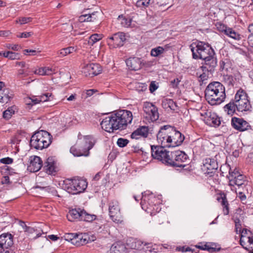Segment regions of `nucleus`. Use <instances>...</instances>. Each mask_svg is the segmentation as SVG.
Wrapping results in <instances>:
<instances>
[{"label": "nucleus", "instance_id": "1", "mask_svg": "<svg viewBox=\"0 0 253 253\" xmlns=\"http://www.w3.org/2000/svg\"><path fill=\"white\" fill-rule=\"evenodd\" d=\"M133 119L131 112L126 110H120L106 117L100 123L106 131L113 132L115 130H123L131 124Z\"/></svg>", "mask_w": 253, "mask_h": 253}, {"label": "nucleus", "instance_id": "2", "mask_svg": "<svg viewBox=\"0 0 253 253\" xmlns=\"http://www.w3.org/2000/svg\"><path fill=\"white\" fill-rule=\"evenodd\" d=\"M194 59L204 61L202 67L208 71H212L217 64L214 50L208 44L198 41L190 46Z\"/></svg>", "mask_w": 253, "mask_h": 253}, {"label": "nucleus", "instance_id": "3", "mask_svg": "<svg viewBox=\"0 0 253 253\" xmlns=\"http://www.w3.org/2000/svg\"><path fill=\"white\" fill-rule=\"evenodd\" d=\"M205 98L211 105H216L224 101L226 98L225 87L218 82L211 83L207 86Z\"/></svg>", "mask_w": 253, "mask_h": 253}, {"label": "nucleus", "instance_id": "4", "mask_svg": "<svg viewBox=\"0 0 253 253\" xmlns=\"http://www.w3.org/2000/svg\"><path fill=\"white\" fill-rule=\"evenodd\" d=\"M79 140L76 144L71 147L70 152L75 156H88L89 151L93 147L95 143L94 138L91 135L83 136L79 134Z\"/></svg>", "mask_w": 253, "mask_h": 253}, {"label": "nucleus", "instance_id": "5", "mask_svg": "<svg viewBox=\"0 0 253 253\" xmlns=\"http://www.w3.org/2000/svg\"><path fill=\"white\" fill-rule=\"evenodd\" d=\"M51 137L46 131H39L32 136L30 146L36 149L42 150L49 146L51 143Z\"/></svg>", "mask_w": 253, "mask_h": 253}, {"label": "nucleus", "instance_id": "6", "mask_svg": "<svg viewBox=\"0 0 253 253\" xmlns=\"http://www.w3.org/2000/svg\"><path fill=\"white\" fill-rule=\"evenodd\" d=\"M237 110L239 112L251 111L252 105L247 93L243 89L238 90L233 99Z\"/></svg>", "mask_w": 253, "mask_h": 253}, {"label": "nucleus", "instance_id": "7", "mask_svg": "<svg viewBox=\"0 0 253 253\" xmlns=\"http://www.w3.org/2000/svg\"><path fill=\"white\" fill-rule=\"evenodd\" d=\"M87 186L85 180L77 177L67 180L65 188L69 193L78 194L84 192Z\"/></svg>", "mask_w": 253, "mask_h": 253}, {"label": "nucleus", "instance_id": "8", "mask_svg": "<svg viewBox=\"0 0 253 253\" xmlns=\"http://www.w3.org/2000/svg\"><path fill=\"white\" fill-rule=\"evenodd\" d=\"M227 177L229 180V185L231 186L237 185L240 187L245 185V177L239 172L236 168L233 169L230 168Z\"/></svg>", "mask_w": 253, "mask_h": 253}, {"label": "nucleus", "instance_id": "9", "mask_svg": "<svg viewBox=\"0 0 253 253\" xmlns=\"http://www.w3.org/2000/svg\"><path fill=\"white\" fill-rule=\"evenodd\" d=\"M227 177L229 180V185L231 186L237 185L240 187L245 185V177L239 172L236 168L233 169L230 168Z\"/></svg>", "mask_w": 253, "mask_h": 253}, {"label": "nucleus", "instance_id": "10", "mask_svg": "<svg viewBox=\"0 0 253 253\" xmlns=\"http://www.w3.org/2000/svg\"><path fill=\"white\" fill-rule=\"evenodd\" d=\"M227 177L229 180V185L231 186L237 185L240 187L245 185V177L239 172L236 168L233 169L230 168Z\"/></svg>", "mask_w": 253, "mask_h": 253}, {"label": "nucleus", "instance_id": "11", "mask_svg": "<svg viewBox=\"0 0 253 253\" xmlns=\"http://www.w3.org/2000/svg\"><path fill=\"white\" fill-rule=\"evenodd\" d=\"M108 211L109 216L113 222L121 223L123 221L121 207L118 201L112 200L109 202Z\"/></svg>", "mask_w": 253, "mask_h": 253}, {"label": "nucleus", "instance_id": "12", "mask_svg": "<svg viewBox=\"0 0 253 253\" xmlns=\"http://www.w3.org/2000/svg\"><path fill=\"white\" fill-rule=\"evenodd\" d=\"M156 200L157 199L152 195L149 198L143 196L141 202L142 208L148 213H150L151 215L154 214L155 211H159L158 205L156 204H153Z\"/></svg>", "mask_w": 253, "mask_h": 253}, {"label": "nucleus", "instance_id": "13", "mask_svg": "<svg viewBox=\"0 0 253 253\" xmlns=\"http://www.w3.org/2000/svg\"><path fill=\"white\" fill-rule=\"evenodd\" d=\"M169 151L165 147L161 146H151V155L152 157L165 164L167 157H169Z\"/></svg>", "mask_w": 253, "mask_h": 253}, {"label": "nucleus", "instance_id": "14", "mask_svg": "<svg viewBox=\"0 0 253 253\" xmlns=\"http://www.w3.org/2000/svg\"><path fill=\"white\" fill-rule=\"evenodd\" d=\"M143 110L145 117L149 121L154 122L159 119L158 109L151 103L145 102L143 105Z\"/></svg>", "mask_w": 253, "mask_h": 253}, {"label": "nucleus", "instance_id": "15", "mask_svg": "<svg viewBox=\"0 0 253 253\" xmlns=\"http://www.w3.org/2000/svg\"><path fill=\"white\" fill-rule=\"evenodd\" d=\"M166 126H164L161 127L157 135V141L161 144V146L171 147V145H169L170 143L169 128H166Z\"/></svg>", "mask_w": 253, "mask_h": 253}, {"label": "nucleus", "instance_id": "16", "mask_svg": "<svg viewBox=\"0 0 253 253\" xmlns=\"http://www.w3.org/2000/svg\"><path fill=\"white\" fill-rule=\"evenodd\" d=\"M171 157H174L175 161H170L172 163L174 167L184 168L186 166L185 163L188 162V156L184 152L177 150L172 151L171 155Z\"/></svg>", "mask_w": 253, "mask_h": 253}, {"label": "nucleus", "instance_id": "17", "mask_svg": "<svg viewBox=\"0 0 253 253\" xmlns=\"http://www.w3.org/2000/svg\"><path fill=\"white\" fill-rule=\"evenodd\" d=\"M126 40L125 34L123 32H118L108 38L107 43L111 48H117L123 46Z\"/></svg>", "mask_w": 253, "mask_h": 253}, {"label": "nucleus", "instance_id": "18", "mask_svg": "<svg viewBox=\"0 0 253 253\" xmlns=\"http://www.w3.org/2000/svg\"><path fill=\"white\" fill-rule=\"evenodd\" d=\"M166 128H169V135L170 138L171 147H174L180 145L184 140V136L178 130H176L174 127L169 126H166Z\"/></svg>", "mask_w": 253, "mask_h": 253}, {"label": "nucleus", "instance_id": "19", "mask_svg": "<svg viewBox=\"0 0 253 253\" xmlns=\"http://www.w3.org/2000/svg\"><path fill=\"white\" fill-rule=\"evenodd\" d=\"M249 231L247 229L241 230L240 234V244L246 250L249 251V253H253V249L252 245L253 243V238L250 236H247Z\"/></svg>", "mask_w": 253, "mask_h": 253}, {"label": "nucleus", "instance_id": "20", "mask_svg": "<svg viewBox=\"0 0 253 253\" xmlns=\"http://www.w3.org/2000/svg\"><path fill=\"white\" fill-rule=\"evenodd\" d=\"M73 245L76 246H81L86 244L89 242L93 241L95 240L94 236L90 237L87 233H75Z\"/></svg>", "mask_w": 253, "mask_h": 253}, {"label": "nucleus", "instance_id": "21", "mask_svg": "<svg viewBox=\"0 0 253 253\" xmlns=\"http://www.w3.org/2000/svg\"><path fill=\"white\" fill-rule=\"evenodd\" d=\"M43 168L46 173L55 175L58 171L57 161L54 157H49L45 162Z\"/></svg>", "mask_w": 253, "mask_h": 253}, {"label": "nucleus", "instance_id": "22", "mask_svg": "<svg viewBox=\"0 0 253 253\" xmlns=\"http://www.w3.org/2000/svg\"><path fill=\"white\" fill-rule=\"evenodd\" d=\"M102 69L101 66L95 63H90L86 65L83 68V73L85 76H94L101 73Z\"/></svg>", "mask_w": 253, "mask_h": 253}, {"label": "nucleus", "instance_id": "23", "mask_svg": "<svg viewBox=\"0 0 253 253\" xmlns=\"http://www.w3.org/2000/svg\"><path fill=\"white\" fill-rule=\"evenodd\" d=\"M13 245V237L10 233H4L0 236V252L7 249Z\"/></svg>", "mask_w": 253, "mask_h": 253}, {"label": "nucleus", "instance_id": "24", "mask_svg": "<svg viewBox=\"0 0 253 253\" xmlns=\"http://www.w3.org/2000/svg\"><path fill=\"white\" fill-rule=\"evenodd\" d=\"M30 164L28 166V169L32 172L39 171L42 166V161L40 157L37 156H32L29 159Z\"/></svg>", "mask_w": 253, "mask_h": 253}, {"label": "nucleus", "instance_id": "25", "mask_svg": "<svg viewBox=\"0 0 253 253\" xmlns=\"http://www.w3.org/2000/svg\"><path fill=\"white\" fill-rule=\"evenodd\" d=\"M126 65L129 69L137 71L142 67V60L138 57H130L126 61Z\"/></svg>", "mask_w": 253, "mask_h": 253}, {"label": "nucleus", "instance_id": "26", "mask_svg": "<svg viewBox=\"0 0 253 253\" xmlns=\"http://www.w3.org/2000/svg\"><path fill=\"white\" fill-rule=\"evenodd\" d=\"M231 124L235 129L241 131L247 130L249 127L248 123L242 118H232Z\"/></svg>", "mask_w": 253, "mask_h": 253}, {"label": "nucleus", "instance_id": "27", "mask_svg": "<svg viewBox=\"0 0 253 253\" xmlns=\"http://www.w3.org/2000/svg\"><path fill=\"white\" fill-rule=\"evenodd\" d=\"M218 168L217 163L214 159L207 158L204 163L203 169L208 173L213 172Z\"/></svg>", "mask_w": 253, "mask_h": 253}, {"label": "nucleus", "instance_id": "28", "mask_svg": "<svg viewBox=\"0 0 253 253\" xmlns=\"http://www.w3.org/2000/svg\"><path fill=\"white\" fill-rule=\"evenodd\" d=\"M148 134V127L145 126H141L134 131L131 134V138L138 139L143 137H146Z\"/></svg>", "mask_w": 253, "mask_h": 253}, {"label": "nucleus", "instance_id": "29", "mask_svg": "<svg viewBox=\"0 0 253 253\" xmlns=\"http://www.w3.org/2000/svg\"><path fill=\"white\" fill-rule=\"evenodd\" d=\"M216 200L220 203L223 207V211L224 215L229 213V204L226 195L224 193H220L218 195Z\"/></svg>", "mask_w": 253, "mask_h": 253}, {"label": "nucleus", "instance_id": "30", "mask_svg": "<svg viewBox=\"0 0 253 253\" xmlns=\"http://www.w3.org/2000/svg\"><path fill=\"white\" fill-rule=\"evenodd\" d=\"M125 245L120 242L113 244L110 249V253H126Z\"/></svg>", "mask_w": 253, "mask_h": 253}, {"label": "nucleus", "instance_id": "31", "mask_svg": "<svg viewBox=\"0 0 253 253\" xmlns=\"http://www.w3.org/2000/svg\"><path fill=\"white\" fill-rule=\"evenodd\" d=\"M206 123L211 126H218L220 124V120L216 114L212 113L209 115V118L205 119Z\"/></svg>", "mask_w": 253, "mask_h": 253}, {"label": "nucleus", "instance_id": "32", "mask_svg": "<svg viewBox=\"0 0 253 253\" xmlns=\"http://www.w3.org/2000/svg\"><path fill=\"white\" fill-rule=\"evenodd\" d=\"M82 212V210L80 209H72L69 211L67 217L68 220L71 221H73L75 219L81 220Z\"/></svg>", "mask_w": 253, "mask_h": 253}, {"label": "nucleus", "instance_id": "33", "mask_svg": "<svg viewBox=\"0 0 253 253\" xmlns=\"http://www.w3.org/2000/svg\"><path fill=\"white\" fill-rule=\"evenodd\" d=\"M54 72V70L49 67H40L34 71V74L39 76H49Z\"/></svg>", "mask_w": 253, "mask_h": 253}, {"label": "nucleus", "instance_id": "34", "mask_svg": "<svg viewBox=\"0 0 253 253\" xmlns=\"http://www.w3.org/2000/svg\"><path fill=\"white\" fill-rule=\"evenodd\" d=\"M13 97V94L10 93L8 88H3L0 92V102L7 103Z\"/></svg>", "mask_w": 253, "mask_h": 253}, {"label": "nucleus", "instance_id": "35", "mask_svg": "<svg viewBox=\"0 0 253 253\" xmlns=\"http://www.w3.org/2000/svg\"><path fill=\"white\" fill-rule=\"evenodd\" d=\"M150 243L142 242L140 240L135 239L131 244V248L138 250H143L146 245H150Z\"/></svg>", "mask_w": 253, "mask_h": 253}, {"label": "nucleus", "instance_id": "36", "mask_svg": "<svg viewBox=\"0 0 253 253\" xmlns=\"http://www.w3.org/2000/svg\"><path fill=\"white\" fill-rule=\"evenodd\" d=\"M234 102V100H232L229 103L225 105L223 108L224 111L229 115L232 116L237 110Z\"/></svg>", "mask_w": 253, "mask_h": 253}, {"label": "nucleus", "instance_id": "37", "mask_svg": "<svg viewBox=\"0 0 253 253\" xmlns=\"http://www.w3.org/2000/svg\"><path fill=\"white\" fill-rule=\"evenodd\" d=\"M17 110V108L15 106L8 107L3 112V117L6 120H9L11 118L12 116L15 114Z\"/></svg>", "mask_w": 253, "mask_h": 253}, {"label": "nucleus", "instance_id": "38", "mask_svg": "<svg viewBox=\"0 0 253 253\" xmlns=\"http://www.w3.org/2000/svg\"><path fill=\"white\" fill-rule=\"evenodd\" d=\"M74 51H75V47L70 46L67 48H62L60 50L58 51L57 52V54L58 57H63L72 53Z\"/></svg>", "mask_w": 253, "mask_h": 253}, {"label": "nucleus", "instance_id": "39", "mask_svg": "<svg viewBox=\"0 0 253 253\" xmlns=\"http://www.w3.org/2000/svg\"><path fill=\"white\" fill-rule=\"evenodd\" d=\"M166 50V48H164L162 46H157L153 48L151 50V55L153 57H158L163 54Z\"/></svg>", "mask_w": 253, "mask_h": 253}, {"label": "nucleus", "instance_id": "40", "mask_svg": "<svg viewBox=\"0 0 253 253\" xmlns=\"http://www.w3.org/2000/svg\"><path fill=\"white\" fill-rule=\"evenodd\" d=\"M81 213L82 214L81 220L90 222L94 220L96 218L95 215L89 214L84 210H82V212Z\"/></svg>", "mask_w": 253, "mask_h": 253}, {"label": "nucleus", "instance_id": "41", "mask_svg": "<svg viewBox=\"0 0 253 253\" xmlns=\"http://www.w3.org/2000/svg\"><path fill=\"white\" fill-rule=\"evenodd\" d=\"M225 35L228 37L236 40H239L241 39L240 35L236 32L232 28H228L227 31H226Z\"/></svg>", "mask_w": 253, "mask_h": 253}, {"label": "nucleus", "instance_id": "42", "mask_svg": "<svg viewBox=\"0 0 253 253\" xmlns=\"http://www.w3.org/2000/svg\"><path fill=\"white\" fill-rule=\"evenodd\" d=\"M150 245H146L144 247V251L146 253H157L159 252L158 246L156 245H152L150 243Z\"/></svg>", "mask_w": 253, "mask_h": 253}, {"label": "nucleus", "instance_id": "43", "mask_svg": "<svg viewBox=\"0 0 253 253\" xmlns=\"http://www.w3.org/2000/svg\"><path fill=\"white\" fill-rule=\"evenodd\" d=\"M102 38V35L94 34L91 35L89 37V40L88 42V44L93 45L97 42L100 41Z\"/></svg>", "mask_w": 253, "mask_h": 253}, {"label": "nucleus", "instance_id": "44", "mask_svg": "<svg viewBox=\"0 0 253 253\" xmlns=\"http://www.w3.org/2000/svg\"><path fill=\"white\" fill-rule=\"evenodd\" d=\"M150 1L151 0H138L135 5L141 9L145 8L149 5Z\"/></svg>", "mask_w": 253, "mask_h": 253}, {"label": "nucleus", "instance_id": "45", "mask_svg": "<svg viewBox=\"0 0 253 253\" xmlns=\"http://www.w3.org/2000/svg\"><path fill=\"white\" fill-rule=\"evenodd\" d=\"M163 103L165 104L166 107H169L171 110H175L177 107L176 103L170 99H166Z\"/></svg>", "mask_w": 253, "mask_h": 253}, {"label": "nucleus", "instance_id": "46", "mask_svg": "<svg viewBox=\"0 0 253 253\" xmlns=\"http://www.w3.org/2000/svg\"><path fill=\"white\" fill-rule=\"evenodd\" d=\"M26 233L28 235L32 234L34 233H36V236L34 237V239L40 237L41 235H42V233H40L39 230H38L37 229H35V228L31 226H29V227L28 228V230L26 232Z\"/></svg>", "mask_w": 253, "mask_h": 253}, {"label": "nucleus", "instance_id": "47", "mask_svg": "<svg viewBox=\"0 0 253 253\" xmlns=\"http://www.w3.org/2000/svg\"><path fill=\"white\" fill-rule=\"evenodd\" d=\"M32 20L31 17H20L16 20V22L22 25L30 22Z\"/></svg>", "mask_w": 253, "mask_h": 253}, {"label": "nucleus", "instance_id": "48", "mask_svg": "<svg viewBox=\"0 0 253 253\" xmlns=\"http://www.w3.org/2000/svg\"><path fill=\"white\" fill-rule=\"evenodd\" d=\"M75 233H66L63 236L64 239L68 242H70L72 244L74 239Z\"/></svg>", "mask_w": 253, "mask_h": 253}, {"label": "nucleus", "instance_id": "49", "mask_svg": "<svg viewBox=\"0 0 253 253\" xmlns=\"http://www.w3.org/2000/svg\"><path fill=\"white\" fill-rule=\"evenodd\" d=\"M129 142V141L126 139L120 138L118 139L117 143V145L120 147H125Z\"/></svg>", "mask_w": 253, "mask_h": 253}, {"label": "nucleus", "instance_id": "50", "mask_svg": "<svg viewBox=\"0 0 253 253\" xmlns=\"http://www.w3.org/2000/svg\"><path fill=\"white\" fill-rule=\"evenodd\" d=\"M122 17L123 18L122 19V20L121 21V24L122 25V26L125 27H129L131 24V19L129 18H126L125 17H123V16H122Z\"/></svg>", "mask_w": 253, "mask_h": 253}, {"label": "nucleus", "instance_id": "51", "mask_svg": "<svg viewBox=\"0 0 253 253\" xmlns=\"http://www.w3.org/2000/svg\"><path fill=\"white\" fill-rule=\"evenodd\" d=\"M235 230L236 233H241L242 229L241 222L238 218L235 219Z\"/></svg>", "mask_w": 253, "mask_h": 253}, {"label": "nucleus", "instance_id": "52", "mask_svg": "<svg viewBox=\"0 0 253 253\" xmlns=\"http://www.w3.org/2000/svg\"><path fill=\"white\" fill-rule=\"evenodd\" d=\"M172 153V152H170L169 151V157H167V162H166V164L165 165H167V166H171V167H174V165L171 164L172 163L170 162V161H173L174 162L175 161V160H174V157H171V154Z\"/></svg>", "mask_w": 253, "mask_h": 253}, {"label": "nucleus", "instance_id": "53", "mask_svg": "<svg viewBox=\"0 0 253 253\" xmlns=\"http://www.w3.org/2000/svg\"><path fill=\"white\" fill-rule=\"evenodd\" d=\"M216 27L217 30L221 32H223L225 34L226 33V31H227V29L229 27H227L226 25L222 23H218L216 24Z\"/></svg>", "mask_w": 253, "mask_h": 253}, {"label": "nucleus", "instance_id": "54", "mask_svg": "<svg viewBox=\"0 0 253 253\" xmlns=\"http://www.w3.org/2000/svg\"><path fill=\"white\" fill-rule=\"evenodd\" d=\"M51 96V93H46L43 94L42 95L39 96L41 102H45L49 100V97Z\"/></svg>", "mask_w": 253, "mask_h": 253}, {"label": "nucleus", "instance_id": "55", "mask_svg": "<svg viewBox=\"0 0 253 253\" xmlns=\"http://www.w3.org/2000/svg\"><path fill=\"white\" fill-rule=\"evenodd\" d=\"M10 60H16L20 59V55L18 53L13 52L9 51V58Z\"/></svg>", "mask_w": 253, "mask_h": 253}, {"label": "nucleus", "instance_id": "56", "mask_svg": "<svg viewBox=\"0 0 253 253\" xmlns=\"http://www.w3.org/2000/svg\"><path fill=\"white\" fill-rule=\"evenodd\" d=\"M97 12H93L91 14H87V22H94L97 19L96 14Z\"/></svg>", "mask_w": 253, "mask_h": 253}, {"label": "nucleus", "instance_id": "57", "mask_svg": "<svg viewBox=\"0 0 253 253\" xmlns=\"http://www.w3.org/2000/svg\"><path fill=\"white\" fill-rule=\"evenodd\" d=\"M0 162L1 163L4 164H10L13 162V159L7 157V158L1 159L0 160Z\"/></svg>", "mask_w": 253, "mask_h": 253}, {"label": "nucleus", "instance_id": "58", "mask_svg": "<svg viewBox=\"0 0 253 253\" xmlns=\"http://www.w3.org/2000/svg\"><path fill=\"white\" fill-rule=\"evenodd\" d=\"M19 225L22 228L23 231L26 233L29 226H27L25 222L21 220L19 221Z\"/></svg>", "mask_w": 253, "mask_h": 253}, {"label": "nucleus", "instance_id": "59", "mask_svg": "<svg viewBox=\"0 0 253 253\" xmlns=\"http://www.w3.org/2000/svg\"><path fill=\"white\" fill-rule=\"evenodd\" d=\"M19 225L22 228L23 231L26 233L29 226H27L25 222L21 220L19 221Z\"/></svg>", "mask_w": 253, "mask_h": 253}, {"label": "nucleus", "instance_id": "60", "mask_svg": "<svg viewBox=\"0 0 253 253\" xmlns=\"http://www.w3.org/2000/svg\"><path fill=\"white\" fill-rule=\"evenodd\" d=\"M19 225L22 228L23 231L26 233L29 226H27L25 222L21 220L19 221Z\"/></svg>", "mask_w": 253, "mask_h": 253}, {"label": "nucleus", "instance_id": "61", "mask_svg": "<svg viewBox=\"0 0 253 253\" xmlns=\"http://www.w3.org/2000/svg\"><path fill=\"white\" fill-rule=\"evenodd\" d=\"M179 82L178 79H174L170 81V85L173 88H175L177 86Z\"/></svg>", "mask_w": 253, "mask_h": 253}, {"label": "nucleus", "instance_id": "62", "mask_svg": "<svg viewBox=\"0 0 253 253\" xmlns=\"http://www.w3.org/2000/svg\"><path fill=\"white\" fill-rule=\"evenodd\" d=\"M32 35V32H23L20 34V35H18L17 37L21 38H27L31 36Z\"/></svg>", "mask_w": 253, "mask_h": 253}, {"label": "nucleus", "instance_id": "63", "mask_svg": "<svg viewBox=\"0 0 253 253\" xmlns=\"http://www.w3.org/2000/svg\"><path fill=\"white\" fill-rule=\"evenodd\" d=\"M7 47L15 51H18L20 48V46L18 44H8Z\"/></svg>", "mask_w": 253, "mask_h": 253}, {"label": "nucleus", "instance_id": "64", "mask_svg": "<svg viewBox=\"0 0 253 253\" xmlns=\"http://www.w3.org/2000/svg\"><path fill=\"white\" fill-rule=\"evenodd\" d=\"M1 183L2 184H9L10 181H9V178L8 176H3L1 180Z\"/></svg>", "mask_w": 253, "mask_h": 253}]
</instances>
